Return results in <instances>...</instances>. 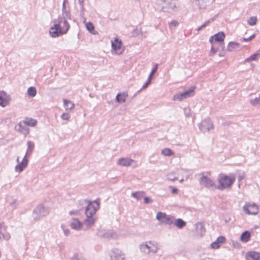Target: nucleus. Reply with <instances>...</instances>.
<instances>
[{"instance_id": "a878e982", "label": "nucleus", "mask_w": 260, "mask_h": 260, "mask_svg": "<svg viewBox=\"0 0 260 260\" xmlns=\"http://www.w3.org/2000/svg\"><path fill=\"white\" fill-rule=\"evenodd\" d=\"M63 102L64 108L67 111L71 110L74 108L75 104L71 101L67 100L66 99H63Z\"/></svg>"}, {"instance_id": "c756f323", "label": "nucleus", "mask_w": 260, "mask_h": 260, "mask_svg": "<svg viewBox=\"0 0 260 260\" xmlns=\"http://www.w3.org/2000/svg\"><path fill=\"white\" fill-rule=\"evenodd\" d=\"M28 95L31 98L35 97L37 94L36 88L34 86L29 87L27 90Z\"/></svg>"}, {"instance_id": "2eb2a0df", "label": "nucleus", "mask_w": 260, "mask_h": 260, "mask_svg": "<svg viewBox=\"0 0 260 260\" xmlns=\"http://www.w3.org/2000/svg\"><path fill=\"white\" fill-rule=\"evenodd\" d=\"M140 249L142 252L145 254H149L150 252L155 253L158 251V248L156 246L153 245V247H152L147 242L141 244L140 245Z\"/></svg>"}, {"instance_id": "49530a36", "label": "nucleus", "mask_w": 260, "mask_h": 260, "mask_svg": "<svg viewBox=\"0 0 260 260\" xmlns=\"http://www.w3.org/2000/svg\"><path fill=\"white\" fill-rule=\"evenodd\" d=\"M255 37V34L252 35L251 36H250L249 38H243L240 39L241 41H244V42H247L251 41L252 39H253Z\"/></svg>"}, {"instance_id": "3c124183", "label": "nucleus", "mask_w": 260, "mask_h": 260, "mask_svg": "<svg viewBox=\"0 0 260 260\" xmlns=\"http://www.w3.org/2000/svg\"><path fill=\"white\" fill-rule=\"evenodd\" d=\"M211 246L213 248L216 249V248H218L219 247L220 244L218 243V242L216 241H215V242H214L211 243Z\"/></svg>"}, {"instance_id": "4d7b16f0", "label": "nucleus", "mask_w": 260, "mask_h": 260, "mask_svg": "<svg viewBox=\"0 0 260 260\" xmlns=\"http://www.w3.org/2000/svg\"><path fill=\"white\" fill-rule=\"evenodd\" d=\"M144 202L145 204L151 203L152 202V200L149 197H144Z\"/></svg>"}, {"instance_id": "f03ea898", "label": "nucleus", "mask_w": 260, "mask_h": 260, "mask_svg": "<svg viewBox=\"0 0 260 260\" xmlns=\"http://www.w3.org/2000/svg\"><path fill=\"white\" fill-rule=\"evenodd\" d=\"M159 5L161 11L169 13L177 12L179 9L178 3L176 0H161Z\"/></svg>"}, {"instance_id": "20e7f679", "label": "nucleus", "mask_w": 260, "mask_h": 260, "mask_svg": "<svg viewBox=\"0 0 260 260\" xmlns=\"http://www.w3.org/2000/svg\"><path fill=\"white\" fill-rule=\"evenodd\" d=\"M244 212L247 215H257L258 213V206L254 203L246 202L243 207Z\"/></svg>"}, {"instance_id": "6e6d98bb", "label": "nucleus", "mask_w": 260, "mask_h": 260, "mask_svg": "<svg viewBox=\"0 0 260 260\" xmlns=\"http://www.w3.org/2000/svg\"><path fill=\"white\" fill-rule=\"evenodd\" d=\"M151 81V79H150V78H148L147 81L144 84V85L143 86L142 89L146 88L148 86V85H149L150 84Z\"/></svg>"}, {"instance_id": "58836bf2", "label": "nucleus", "mask_w": 260, "mask_h": 260, "mask_svg": "<svg viewBox=\"0 0 260 260\" xmlns=\"http://www.w3.org/2000/svg\"><path fill=\"white\" fill-rule=\"evenodd\" d=\"M257 18L256 16H252L247 20V23L251 26H253L256 24Z\"/></svg>"}, {"instance_id": "f3484780", "label": "nucleus", "mask_w": 260, "mask_h": 260, "mask_svg": "<svg viewBox=\"0 0 260 260\" xmlns=\"http://www.w3.org/2000/svg\"><path fill=\"white\" fill-rule=\"evenodd\" d=\"M15 129L26 136L29 133V128L23 121H20L15 126Z\"/></svg>"}, {"instance_id": "6e6552de", "label": "nucleus", "mask_w": 260, "mask_h": 260, "mask_svg": "<svg viewBox=\"0 0 260 260\" xmlns=\"http://www.w3.org/2000/svg\"><path fill=\"white\" fill-rule=\"evenodd\" d=\"M117 164L123 167L132 166L134 168L139 166L136 160L128 157H123L119 159L117 161Z\"/></svg>"}, {"instance_id": "de8ad7c7", "label": "nucleus", "mask_w": 260, "mask_h": 260, "mask_svg": "<svg viewBox=\"0 0 260 260\" xmlns=\"http://www.w3.org/2000/svg\"><path fill=\"white\" fill-rule=\"evenodd\" d=\"M61 117L63 120H69L70 118V116L68 113H64L61 115Z\"/></svg>"}, {"instance_id": "338daca9", "label": "nucleus", "mask_w": 260, "mask_h": 260, "mask_svg": "<svg viewBox=\"0 0 260 260\" xmlns=\"http://www.w3.org/2000/svg\"><path fill=\"white\" fill-rule=\"evenodd\" d=\"M202 29L201 27L200 26L197 29V30L198 31H199L200 30H201Z\"/></svg>"}, {"instance_id": "c9c22d12", "label": "nucleus", "mask_w": 260, "mask_h": 260, "mask_svg": "<svg viewBox=\"0 0 260 260\" xmlns=\"http://www.w3.org/2000/svg\"><path fill=\"white\" fill-rule=\"evenodd\" d=\"M26 124V126L28 125L30 126H34L37 124V121L33 119H28L27 118L25 120L23 121Z\"/></svg>"}, {"instance_id": "423d86ee", "label": "nucleus", "mask_w": 260, "mask_h": 260, "mask_svg": "<svg viewBox=\"0 0 260 260\" xmlns=\"http://www.w3.org/2000/svg\"><path fill=\"white\" fill-rule=\"evenodd\" d=\"M199 182L201 185H203L210 190H214L217 189V185H216L214 181L206 176L203 175L201 177Z\"/></svg>"}, {"instance_id": "b1692460", "label": "nucleus", "mask_w": 260, "mask_h": 260, "mask_svg": "<svg viewBox=\"0 0 260 260\" xmlns=\"http://www.w3.org/2000/svg\"><path fill=\"white\" fill-rule=\"evenodd\" d=\"M251 237L250 233L248 231L243 232L240 236V240L243 243L249 241Z\"/></svg>"}, {"instance_id": "bf43d9fd", "label": "nucleus", "mask_w": 260, "mask_h": 260, "mask_svg": "<svg viewBox=\"0 0 260 260\" xmlns=\"http://www.w3.org/2000/svg\"><path fill=\"white\" fill-rule=\"evenodd\" d=\"M16 200H15L13 202H12V203H11L10 204V205L11 206H13L15 205V204L16 203Z\"/></svg>"}, {"instance_id": "7c9ffc66", "label": "nucleus", "mask_w": 260, "mask_h": 260, "mask_svg": "<svg viewBox=\"0 0 260 260\" xmlns=\"http://www.w3.org/2000/svg\"><path fill=\"white\" fill-rule=\"evenodd\" d=\"M86 29L91 34L93 35H95L97 34V32L94 31V27L93 25V24L90 22H87L85 24Z\"/></svg>"}, {"instance_id": "e2e57ef3", "label": "nucleus", "mask_w": 260, "mask_h": 260, "mask_svg": "<svg viewBox=\"0 0 260 260\" xmlns=\"http://www.w3.org/2000/svg\"><path fill=\"white\" fill-rule=\"evenodd\" d=\"M243 177L242 176H239V177H238V180H239V181H241V180L243 179Z\"/></svg>"}, {"instance_id": "1a4fd4ad", "label": "nucleus", "mask_w": 260, "mask_h": 260, "mask_svg": "<svg viewBox=\"0 0 260 260\" xmlns=\"http://www.w3.org/2000/svg\"><path fill=\"white\" fill-rule=\"evenodd\" d=\"M194 87H193L189 89V90L185 91L182 93L176 94L174 95L173 100L181 101L187 98L192 96L194 93Z\"/></svg>"}, {"instance_id": "2f4dec72", "label": "nucleus", "mask_w": 260, "mask_h": 260, "mask_svg": "<svg viewBox=\"0 0 260 260\" xmlns=\"http://www.w3.org/2000/svg\"><path fill=\"white\" fill-rule=\"evenodd\" d=\"M239 46V43L234 42H230L229 43L228 49L229 51H232L234 49L238 48Z\"/></svg>"}, {"instance_id": "4c0bfd02", "label": "nucleus", "mask_w": 260, "mask_h": 260, "mask_svg": "<svg viewBox=\"0 0 260 260\" xmlns=\"http://www.w3.org/2000/svg\"><path fill=\"white\" fill-rule=\"evenodd\" d=\"M173 154V152L169 148H165L161 150V154L164 156H170Z\"/></svg>"}, {"instance_id": "c85d7f7f", "label": "nucleus", "mask_w": 260, "mask_h": 260, "mask_svg": "<svg viewBox=\"0 0 260 260\" xmlns=\"http://www.w3.org/2000/svg\"><path fill=\"white\" fill-rule=\"evenodd\" d=\"M145 194L144 191H137V192H133L132 193V196L138 200H141L142 198L144 197Z\"/></svg>"}, {"instance_id": "8fccbe9b", "label": "nucleus", "mask_w": 260, "mask_h": 260, "mask_svg": "<svg viewBox=\"0 0 260 260\" xmlns=\"http://www.w3.org/2000/svg\"><path fill=\"white\" fill-rule=\"evenodd\" d=\"M80 210H73L69 212V214L70 215H75V216H78L80 215Z\"/></svg>"}, {"instance_id": "603ef678", "label": "nucleus", "mask_w": 260, "mask_h": 260, "mask_svg": "<svg viewBox=\"0 0 260 260\" xmlns=\"http://www.w3.org/2000/svg\"><path fill=\"white\" fill-rule=\"evenodd\" d=\"M61 229L63 230L64 232V234L66 236H68L70 234V230L68 229H66L64 227V225L63 224H62L61 226Z\"/></svg>"}, {"instance_id": "69168bd1", "label": "nucleus", "mask_w": 260, "mask_h": 260, "mask_svg": "<svg viewBox=\"0 0 260 260\" xmlns=\"http://www.w3.org/2000/svg\"><path fill=\"white\" fill-rule=\"evenodd\" d=\"M205 26H206V25L204 24H203L201 26H200V27H201L202 29L204 28Z\"/></svg>"}, {"instance_id": "79ce46f5", "label": "nucleus", "mask_w": 260, "mask_h": 260, "mask_svg": "<svg viewBox=\"0 0 260 260\" xmlns=\"http://www.w3.org/2000/svg\"><path fill=\"white\" fill-rule=\"evenodd\" d=\"M259 54L258 53H255L252 55H251L250 57L246 59L245 61L249 62L252 60H255L257 59L258 56H259Z\"/></svg>"}, {"instance_id": "5701e85b", "label": "nucleus", "mask_w": 260, "mask_h": 260, "mask_svg": "<svg viewBox=\"0 0 260 260\" xmlns=\"http://www.w3.org/2000/svg\"><path fill=\"white\" fill-rule=\"evenodd\" d=\"M246 258L247 260H260V253L250 251L246 253Z\"/></svg>"}, {"instance_id": "412c9836", "label": "nucleus", "mask_w": 260, "mask_h": 260, "mask_svg": "<svg viewBox=\"0 0 260 260\" xmlns=\"http://www.w3.org/2000/svg\"><path fill=\"white\" fill-rule=\"evenodd\" d=\"M10 98L7 94L3 93H0V105L3 107L9 104Z\"/></svg>"}, {"instance_id": "774afa93", "label": "nucleus", "mask_w": 260, "mask_h": 260, "mask_svg": "<svg viewBox=\"0 0 260 260\" xmlns=\"http://www.w3.org/2000/svg\"><path fill=\"white\" fill-rule=\"evenodd\" d=\"M184 181V179L182 178L180 180H179L180 182H182Z\"/></svg>"}, {"instance_id": "aec40b11", "label": "nucleus", "mask_w": 260, "mask_h": 260, "mask_svg": "<svg viewBox=\"0 0 260 260\" xmlns=\"http://www.w3.org/2000/svg\"><path fill=\"white\" fill-rule=\"evenodd\" d=\"M196 234L200 237H202L206 232V229L202 222H199L195 224Z\"/></svg>"}, {"instance_id": "9d476101", "label": "nucleus", "mask_w": 260, "mask_h": 260, "mask_svg": "<svg viewBox=\"0 0 260 260\" xmlns=\"http://www.w3.org/2000/svg\"><path fill=\"white\" fill-rule=\"evenodd\" d=\"M121 41L118 38H115L113 41H112V53L117 55L121 54L124 51V49L121 48Z\"/></svg>"}, {"instance_id": "ddd939ff", "label": "nucleus", "mask_w": 260, "mask_h": 260, "mask_svg": "<svg viewBox=\"0 0 260 260\" xmlns=\"http://www.w3.org/2000/svg\"><path fill=\"white\" fill-rule=\"evenodd\" d=\"M97 235L100 237L108 240L114 239L116 236V234L112 231L101 229L98 230Z\"/></svg>"}, {"instance_id": "0e129e2a", "label": "nucleus", "mask_w": 260, "mask_h": 260, "mask_svg": "<svg viewBox=\"0 0 260 260\" xmlns=\"http://www.w3.org/2000/svg\"><path fill=\"white\" fill-rule=\"evenodd\" d=\"M205 26H206V25L204 24H203L201 26H200V27H201L202 29L204 28Z\"/></svg>"}, {"instance_id": "4be33fe9", "label": "nucleus", "mask_w": 260, "mask_h": 260, "mask_svg": "<svg viewBox=\"0 0 260 260\" xmlns=\"http://www.w3.org/2000/svg\"><path fill=\"white\" fill-rule=\"evenodd\" d=\"M71 227L75 230H80L82 229L83 224L77 218H73L70 224Z\"/></svg>"}, {"instance_id": "7ed1b4c3", "label": "nucleus", "mask_w": 260, "mask_h": 260, "mask_svg": "<svg viewBox=\"0 0 260 260\" xmlns=\"http://www.w3.org/2000/svg\"><path fill=\"white\" fill-rule=\"evenodd\" d=\"M235 181V176L221 175L218 179L219 185H217V189L222 190L225 188L231 187Z\"/></svg>"}, {"instance_id": "473e14b6", "label": "nucleus", "mask_w": 260, "mask_h": 260, "mask_svg": "<svg viewBox=\"0 0 260 260\" xmlns=\"http://www.w3.org/2000/svg\"><path fill=\"white\" fill-rule=\"evenodd\" d=\"M95 222V219L91 217H87L84 220V224L88 226L87 228L92 226Z\"/></svg>"}, {"instance_id": "a19ab883", "label": "nucleus", "mask_w": 260, "mask_h": 260, "mask_svg": "<svg viewBox=\"0 0 260 260\" xmlns=\"http://www.w3.org/2000/svg\"><path fill=\"white\" fill-rule=\"evenodd\" d=\"M166 215L165 213L158 212L156 214V218L161 222L165 217H166Z\"/></svg>"}, {"instance_id": "e433bc0d", "label": "nucleus", "mask_w": 260, "mask_h": 260, "mask_svg": "<svg viewBox=\"0 0 260 260\" xmlns=\"http://www.w3.org/2000/svg\"><path fill=\"white\" fill-rule=\"evenodd\" d=\"M166 176L168 180L172 181H174L177 180V177L176 176V173L174 172H172L167 174Z\"/></svg>"}, {"instance_id": "5fc2aeb1", "label": "nucleus", "mask_w": 260, "mask_h": 260, "mask_svg": "<svg viewBox=\"0 0 260 260\" xmlns=\"http://www.w3.org/2000/svg\"><path fill=\"white\" fill-rule=\"evenodd\" d=\"M178 22L176 20H172L169 23V27L171 28L172 26L176 27L178 25Z\"/></svg>"}, {"instance_id": "f257e3e1", "label": "nucleus", "mask_w": 260, "mask_h": 260, "mask_svg": "<svg viewBox=\"0 0 260 260\" xmlns=\"http://www.w3.org/2000/svg\"><path fill=\"white\" fill-rule=\"evenodd\" d=\"M70 19L71 16L69 12L67 11L63 6L62 15L59 16L57 19L54 20L53 22L58 24V26L62 29H63L64 32H67L70 27L68 20Z\"/></svg>"}, {"instance_id": "72a5a7b5", "label": "nucleus", "mask_w": 260, "mask_h": 260, "mask_svg": "<svg viewBox=\"0 0 260 260\" xmlns=\"http://www.w3.org/2000/svg\"><path fill=\"white\" fill-rule=\"evenodd\" d=\"M174 224L178 228L181 229L186 225V222L181 219H178L175 220Z\"/></svg>"}, {"instance_id": "c03bdc74", "label": "nucleus", "mask_w": 260, "mask_h": 260, "mask_svg": "<svg viewBox=\"0 0 260 260\" xmlns=\"http://www.w3.org/2000/svg\"><path fill=\"white\" fill-rule=\"evenodd\" d=\"M212 44V46H211V50H210V52L209 53L210 56L213 55L218 51L217 49L214 48V44Z\"/></svg>"}, {"instance_id": "37998d69", "label": "nucleus", "mask_w": 260, "mask_h": 260, "mask_svg": "<svg viewBox=\"0 0 260 260\" xmlns=\"http://www.w3.org/2000/svg\"><path fill=\"white\" fill-rule=\"evenodd\" d=\"M184 113L186 117H190L191 116V110L189 108L185 107L184 108Z\"/></svg>"}, {"instance_id": "a211bd4d", "label": "nucleus", "mask_w": 260, "mask_h": 260, "mask_svg": "<svg viewBox=\"0 0 260 260\" xmlns=\"http://www.w3.org/2000/svg\"><path fill=\"white\" fill-rule=\"evenodd\" d=\"M225 38V34L223 32L220 31L212 36L209 39V42L211 44H215L216 42L219 43H223Z\"/></svg>"}, {"instance_id": "4468645a", "label": "nucleus", "mask_w": 260, "mask_h": 260, "mask_svg": "<svg viewBox=\"0 0 260 260\" xmlns=\"http://www.w3.org/2000/svg\"><path fill=\"white\" fill-rule=\"evenodd\" d=\"M16 161L18 164L15 167V171L16 172L20 173L26 168L28 161L26 156L25 155L21 162L19 160V157H17Z\"/></svg>"}, {"instance_id": "680f3d73", "label": "nucleus", "mask_w": 260, "mask_h": 260, "mask_svg": "<svg viewBox=\"0 0 260 260\" xmlns=\"http://www.w3.org/2000/svg\"><path fill=\"white\" fill-rule=\"evenodd\" d=\"M182 171L183 172V173H186L188 172L187 170L186 169H182Z\"/></svg>"}, {"instance_id": "f704fd0d", "label": "nucleus", "mask_w": 260, "mask_h": 260, "mask_svg": "<svg viewBox=\"0 0 260 260\" xmlns=\"http://www.w3.org/2000/svg\"><path fill=\"white\" fill-rule=\"evenodd\" d=\"M249 103L253 106H257L260 105V94L258 97H256L254 99H250Z\"/></svg>"}, {"instance_id": "6ab92c4d", "label": "nucleus", "mask_w": 260, "mask_h": 260, "mask_svg": "<svg viewBox=\"0 0 260 260\" xmlns=\"http://www.w3.org/2000/svg\"><path fill=\"white\" fill-rule=\"evenodd\" d=\"M7 226L4 223H0V239L3 237V239L8 240L10 239L11 236L9 233L6 232Z\"/></svg>"}, {"instance_id": "dca6fc26", "label": "nucleus", "mask_w": 260, "mask_h": 260, "mask_svg": "<svg viewBox=\"0 0 260 260\" xmlns=\"http://www.w3.org/2000/svg\"><path fill=\"white\" fill-rule=\"evenodd\" d=\"M67 32H64L63 29L60 28L58 24L54 23V25L50 28L49 33L51 37L55 38L59 37Z\"/></svg>"}, {"instance_id": "bb28decb", "label": "nucleus", "mask_w": 260, "mask_h": 260, "mask_svg": "<svg viewBox=\"0 0 260 260\" xmlns=\"http://www.w3.org/2000/svg\"><path fill=\"white\" fill-rule=\"evenodd\" d=\"M27 149L25 155L27 157L31 154L35 147V145L34 142L30 141L27 142Z\"/></svg>"}, {"instance_id": "052dcab7", "label": "nucleus", "mask_w": 260, "mask_h": 260, "mask_svg": "<svg viewBox=\"0 0 260 260\" xmlns=\"http://www.w3.org/2000/svg\"><path fill=\"white\" fill-rule=\"evenodd\" d=\"M210 20H208V21H206L204 24L206 26H207V25H208V24L210 23Z\"/></svg>"}, {"instance_id": "9b49d317", "label": "nucleus", "mask_w": 260, "mask_h": 260, "mask_svg": "<svg viewBox=\"0 0 260 260\" xmlns=\"http://www.w3.org/2000/svg\"><path fill=\"white\" fill-rule=\"evenodd\" d=\"M199 129L203 132H209L214 128V124L210 118L204 119L199 125Z\"/></svg>"}, {"instance_id": "cd10ccee", "label": "nucleus", "mask_w": 260, "mask_h": 260, "mask_svg": "<svg viewBox=\"0 0 260 260\" xmlns=\"http://www.w3.org/2000/svg\"><path fill=\"white\" fill-rule=\"evenodd\" d=\"M174 218L172 216L166 215L161 223L171 225L174 222Z\"/></svg>"}, {"instance_id": "ea45409f", "label": "nucleus", "mask_w": 260, "mask_h": 260, "mask_svg": "<svg viewBox=\"0 0 260 260\" xmlns=\"http://www.w3.org/2000/svg\"><path fill=\"white\" fill-rule=\"evenodd\" d=\"M196 4L198 5L200 9H205L207 7V5H203L201 2H204L206 0H194Z\"/></svg>"}, {"instance_id": "0eeeda50", "label": "nucleus", "mask_w": 260, "mask_h": 260, "mask_svg": "<svg viewBox=\"0 0 260 260\" xmlns=\"http://www.w3.org/2000/svg\"><path fill=\"white\" fill-rule=\"evenodd\" d=\"M99 202L94 201L93 203H90L87 207L85 210V214L87 217H91L95 214L97 210L99 209Z\"/></svg>"}, {"instance_id": "393cba45", "label": "nucleus", "mask_w": 260, "mask_h": 260, "mask_svg": "<svg viewBox=\"0 0 260 260\" xmlns=\"http://www.w3.org/2000/svg\"><path fill=\"white\" fill-rule=\"evenodd\" d=\"M127 96L128 94L125 92L118 93L116 96V101L119 103H124Z\"/></svg>"}, {"instance_id": "09e8293b", "label": "nucleus", "mask_w": 260, "mask_h": 260, "mask_svg": "<svg viewBox=\"0 0 260 260\" xmlns=\"http://www.w3.org/2000/svg\"><path fill=\"white\" fill-rule=\"evenodd\" d=\"M225 238L223 236H219L217 238L216 241L218 242V243H223L225 242Z\"/></svg>"}, {"instance_id": "864d4df0", "label": "nucleus", "mask_w": 260, "mask_h": 260, "mask_svg": "<svg viewBox=\"0 0 260 260\" xmlns=\"http://www.w3.org/2000/svg\"><path fill=\"white\" fill-rule=\"evenodd\" d=\"M169 189H170V191L171 192V193H173V194H176L178 192V189L172 186H169Z\"/></svg>"}, {"instance_id": "13d9d810", "label": "nucleus", "mask_w": 260, "mask_h": 260, "mask_svg": "<svg viewBox=\"0 0 260 260\" xmlns=\"http://www.w3.org/2000/svg\"><path fill=\"white\" fill-rule=\"evenodd\" d=\"M79 4L81 7V9L82 10H84V0H78Z\"/></svg>"}, {"instance_id": "39448f33", "label": "nucleus", "mask_w": 260, "mask_h": 260, "mask_svg": "<svg viewBox=\"0 0 260 260\" xmlns=\"http://www.w3.org/2000/svg\"><path fill=\"white\" fill-rule=\"evenodd\" d=\"M48 214V210L42 205H39L34 210L32 216L35 220H39L46 216Z\"/></svg>"}, {"instance_id": "f8f14e48", "label": "nucleus", "mask_w": 260, "mask_h": 260, "mask_svg": "<svg viewBox=\"0 0 260 260\" xmlns=\"http://www.w3.org/2000/svg\"><path fill=\"white\" fill-rule=\"evenodd\" d=\"M110 260H124L125 256L122 251L117 249L113 248L109 252Z\"/></svg>"}, {"instance_id": "a18cd8bd", "label": "nucleus", "mask_w": 260, "mask_h": 260, "mask_svg": "<svg viewBox=\"0 0 260 260\" xmlns=\"http://www.w3.org/2000/svg\"><path fill=\"white\" fill-rule=\"evenodd\" d=\"M158 68V64H155L153 69L152 70L150 75H149L148 78H150L151 79H152V77L153 75L157 71Z\"/></svg>"}]
</instances>
